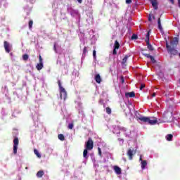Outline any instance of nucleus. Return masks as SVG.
Masks as SVG:
<instances>
[{"label":"nucleus","instance_id":"6","mask_svg":"<svg viewBox=\"0 0 180 180\" xmlns=\"http://www.w3.org/2000/svg\"><path fill=\"white\" fill-rule=\"evenodd\" d=\"M60 99H64V101H65V99L67 98V91H65V89L61 88V89L60 90Z\"/></svg>","mask_w":180,"mask_h":180},{"label":"nucleus","instance_id":"37","mask_svg":"<svg viewBox=\"0 0 180 180\" xmlns=\"http://www.w3.org/2000/svg\"><path fill=\"white\" fill-rule=\"evenodd\" d=\"M146 86L144 84H141V87H140V89H143Z\"/></svg>","mask_w":180,"mask_h":180},{"label":"nucleus","instance_id":"35","mask_svg":"<svg viewBox=\"0 0 180 180\" xmlns=\"http://www.w3.org/2000/svg\"><path fill=\"white\" fill-rule=\"evenodd\" d=\"M39 63H43V58H41V56H39Z\"/></svg>","mask_w":180,"mask_h":180},{"label":"nucleus","instance_id":"14","mask_svg":"<svg viewBox=\"0 0 180 180\" xmlns=\"http://www.w3.org/2000/svg\"><path fill=\"white\" fill-rule=\"evenodd\" d=\"M83 157L84 158H85L86 160L88 159V149H84V152H83Z\"/></svg>","mask_w":180,"mask_h":180},{"label":"nucleus","instance_id":"8","mask_svg":"<svg viewBox=\"0 0 180 180\" xmlns=\"http://www.w3.org/2000/svg\"><path fill=\"white\" fill-rule=\"evenodd\" d=\"M178 45V37H174L171 41H170V46L172 47H175V46Z\"/></svg>","mask_w":180,"mask_h":180},{"label":"nucleus","instance_id":"40","mask_svg":"<svg viewBox=\"0 0 180 180\" xmlns=\"http://www.w3.org/2000/svg\"><path fill=\"white\" fill-rule=\"evenodd\" d=\"M156 94L155 93H153L152 95H151V97L152 98H154V96H155Z\"/></svg>","mask_w":180,"mask_h":180},{"label":"nucleus","instance_id":"25","mask_svg":"<svg viewBox=\"0 0 180 180\" xmlns=\"http://www.w3.org/2000/svg\"><path fill=\"white\" fill-rule=\"evenodd\" d=\"M158 25L159 29H162V27L161 26V19L158 18Z\"/></svg>","mask_w":180,"mask_h":180},{"label":"nucleus","instance_id":"41","mask_svg":"<svg viewBox=\"0 0 180 180\" xmlns=\"http://www.w3.org/2000/svg\"><path fill=\"white\" fill-rule=\"evenodd\" d=\"M132 39H137V37L136 35H133Z\"/></svg>","mask_w":180,"mask_h":180},{"label":"nucleus","instance_id":"33","mask_svg":"<svg viewBox=\"0 0 180 180\" xmlns=\"http://www.w3.org/2000/svg\"><path fill=\"white\" fill-rule=\"evenodd\" d=\"M150 61H152V63H155V59H154V57H150Z\"/></svg>","mask_w":180,"mask_h":180},{"label":"nucleus","instance_id":"16","mask_svg":"<svg viewBox=\"0 0 180 180\" xmlns=\"http://www.w3.org/2000/svg\"><path fill=\"white\" fill-rule=\"evenodd\" d=\"M126 96H129V98H134V96H136V94H134V92L127 93Z\"/></svg>","mask_w":180,"mask_h":180},{"label":"nucleus","instance_id":"21","mask_svg":"<svg viewBox=\"0 0 180 180\" xmlns=\"http://www.w3.org/2000/svg\"><path fill=\"white\" fill-rule=\"evenodd\" d=\"M58 139H59V140H60L61 141H64V140H65V137H64V135L63 134H59L58 136Z\"/></svg>","mask_w":180,"mask_h":180},{"label":"nucleus","instance_id":"46","mask_svg":"<svg viewBox=\"0 0 180 180\" xmlns=\"http://www.w3.org/2000/svg\"><path fill=\"white\" fill-rule=\"evenodd\" d=\"M149 20H151V18H149Z\"/></svg>","mask_w":180,"mask_h":180},{"label":"nucleus","instance_id":"3","mask_svg":"<svg viewBox=\"0 0 180 180\" xmlns=\"http://www.w3.org/2000/svg\"><path fill=\"white\" fill-rule=\"evenodd\" d=\"M85 148L86 150H91L94 148V141H92L91 138H89L85 143Z\"/></svg>","mask_w":180,"mask_h":180},{"label":"nucleus","instance_id":"5","mask_svg":"<svg viewBox=\"0 0 180 180\" xmlns=\"http://www.w3.org/2000/svg\"><path fill=\"white\" fill-rule=\"evenodd\" d=\"M18 146H19V139L18 138H15L13 140V153L14 154L18 153Z\"/></svg>","mask_w":180,"mask_h":180},{"label":"nucleus","instance_id":"42","mask_svg":"<svg viewBox=\"0 0 180 180\" xmlns=\"http://www.w3.org/2000/svg\"><path fill=\"white\" fill-rule=\"evenodd\" d=\"M54 50L57 53V49H56V43L54 44Z\"/></svg>","mask_w":180,"mask_h":180},{"label":"nucleus","instance_id":"39","mask_svg":"<svg viewBox=\"0 0 180 180\" xmlns=\"http://www.w3.org/2000/svg\"><path fill=\"white\" fill-rule=\"evenodd\" d=\"M122 84L124 82V79L123 77H121Z\"/></svg>","mask_w":180,"mask_h":180},{"label":"nucleus","instance_id":"38","mask_svg":"<svg viewBox=\"0 0 180 180\" xmlns=\"http://www.w3.org/2000/svg\"><path fill=\"white\" fill-rule=\"evenodd\" d=\"M118 141H122V143H124V140H123L122 139H118Z\"/></svg>","mask_w":180,"mask_h":180},{"label":"nucleus","instance_id":"30","mask_svg":"<svg viewBox=\"0 0 180 180\" xmlns=\"http://www.w3.org/2000/svg\"><path fill=\"white\" fill-rule=\"evenodd\" d=\"M143 56H145V57H147L148 58H151V55L148 54V53H143Z\"/></svg>","mask_w":180,"mask_h":180},{"label":"nucleus","instance_id":"7","mask_svg":"<svg viewBox=\"0 0 180 180\" xmlns=\"http://www.w3.org/2000/svg\"><path fill=\"white\" fill-rule=\"evenodd\" d=\"M4 49L6 53H11V50H12V45H10L8 41H4Z\"/></svg>","mask_w":180,"mask_h":180},{"label":"nucleus","instance_id":"23","mask_svg":"<svg viewBox=\"0 0 180 180\" xmlns=\"http://www.w3.org/2000/svg\"><path fill=\"white\" fill-rule=\"evenodd\" d=\"M105 110H106V113H108V115H110V113H112V109H110V108H109V107H107L105 108Z\"/></svg>","mask_w":180,"mask_h":180},{"label":"nucleus","instance_id":"20","mask_svg":"<svg viewBox=\"0 0 180 180\" xmlns=\"http://www.w3.org/2000/svg\"><path fill=\"white\" fill-rule=\"evenodd\" d=\"M129 56L126 55L124 58L122 59V64H126L127 63V58H129Z\"/></svg>","mask_w":180,"mask_h":180},{"label":"nucleus","instance_id":"32","mask_svg":"<svg viewBox=\"0 0 180 180\" xmlns=\"http://www.w3.org/2000/svg\"><path fill=\"white\" fill-rule=\"evenodd\" d=\"M98 155L101 157L102 156V150H101V148H98Z\"/></svg>","mask_w":180,"mask_h":180},{"label":"nucleus","instance_id":"12","mask_svg":"<svg viewBox=\"0 0 180 180\" xmlns=\"http://www.w3.org/2000/svg\"><path fill=\"white\" fill-rule=\"evenodd\" d=\"M95 79H96V82H97V84H101L102 79L101 78V75H96L95 76Z\"/></svg>","mask_w":180,"mask_h":180},{"label":"nucleus","instance_id":"34","mask_svg":"<svg viewBox=\"0 0 180 180\" xmlns=\"http://www.w3.org/2000/svg\"><path fill=\"white\" fill-rule=\"evenodd\" d=\"M58 86L60 88V90H61V88H63V86H61V82L58 81Z\"/></svg>","mask_w":180,"mask_h":180},{"label":"nucleus","instance_id":"24","mask_svg":"<svg viewBox=\"0 0 180 180\" xmlns=\"http://www.w3.org/2000/svg\"><path fill=\"white\" fill-rule=\"evenodd\" d=\"M22 59H23L25 61L29 60V55H27V54L23 55V56H22Z\"/></svg>","mask_w":180,"mask_h":180},{"label":"nucleus","instance_id":"31","mask_svg":"<svg viewBox=\"0 0 180 180\" xmlns=\"http://www.w3.org/2000/svg\"><path fill=\"white\" fill-rule=\"evenodd\" d=\"M116 50H117V49L116 48H114V50L112 51V54H114V55L117 54V51H116Z\"/></svg>","mask_w":180,"mask_h":180},{"label":"nucleus","instance_id":"17","mask_svg":"<svg viewBox=\"0 0 180 180\" xmlns=\"http://www.w3.org/2000/svg\"><path fill=\"white\" fill-rule=\"evenodd\" d=\"M34 153L37 155V157H38V158H41V155H40V153H39V150L35 149L34 150Z\"/></svg>","mask_w":180,"mask_h":180},{"label":"nucleus","instance_id":"10","mask_svg":"<svg viewBox=\"0 0 180 180\" xmlns=\"http://www.w3.org/2000/svg\"><path fill=\"white\" fill-rule=\"evenodd\" d=\"M139 161H141V168L142 169H144L147 166V161L143 160L142 156H140Z\"/></svg>","mask_w":180,"mask_h":180},{"label":"nucleus","instance_id":"27","mask_svg":"<svg viewBox=\"0 0 180 180\" xmlns=\"http://www.w3.org/2000/svg\"><path fill=\"white\" fill-rule=\"evenodd\" d=\"M68 127L70 130H72V129L74 128V124H72V123L69 124Z\"/></svg>","mask_w":180,"mask_h":180},{"label":"nucleus","instance_id":"15","mask_svg":"<svg viewBox=\"0 0 180 180\" xmlns=\"http://www.w3.org/2000/svg\"><path fill=\"white\" fill-rule=\"evenodd\" d=\"M44 175V172H43V171H39L37 173V178H41V176H43Z\"/></svg>","mask_w":180,"mask_h":180},{"label":"nucleus","instance_id":"19","mask_svg":"<svg viewBox=\"0 0 180 180\" xmlns=\"http://www.w3.org/2000/svg\"><path fill=\"white\" fill-rule=\"evenodd\" d=\"M43 68V63H38L37 65V69L40 71V70H41Z\"/></svg>","mask_w":180,"mask_h":180},{"label":"nucleus","instance_id":"28","mask_svg":"<svg viewBox=\"0 0 180 180\" xmlns=\"http://www.w3.org/2000/svg\"><path fill=\"white\" fill-rule=\"evenodd\" d=\"M86 53H88V49L85 46L83 49V54L85 55Z\"/></svg>","mask_w":180,"mask_h":180},{"label":"nucleus","instance_id":"45","mask_svg":"<svg viewBox=\"0 0 180 180\" xmlns=\"http://www.w3.org/2000/svg\"><path fill=\"white\" fill-rule=\"evenodd\" d=\"M30 2L33 3V2H34V0H30Z\"/></svg>","mask_w":180,"mask_h":180},{"label":"nucleus","instance_id":"13","mask_svg":"<svg viewBox=\"0 0 180 180\" xmlns=\"http://www.w3.org/2000/svg\"><path fill=\"white\" fill-rule=\"evenodd\" d=\"M127 155L129 157V160H133V150L131 149L128 150Z\"/></svg>","mask_w":180,"mask_h":180},{"label":"nucleus","instance_id":"1","mask_svg":"<svg viewBox=\"0 0 180 180\" xmlns=\"http://www.w3.org/2000/svg\"><path fill=\"white\" fill-rule=\"evenodd\" d=\"M138 120H141V122H143V123H146L147 124H150L151 126H154V124H157V123H158L157 118L154 117H140Z\"/></svg>","mask_w":180,"mask_h":180},{"label":"nucleus","instance_id":"11","mask_svg":"<svg viewBox=\"0 0 180 180\" xmlns=\"http://www.w3.org/2000/svg\"><path fill=\"white\" fill-rule=\"evenodd\" d=\"M150 3L152 4V6L154 8V9H158V2L157 0H150Z\"/></svg>","mask_w":180,"mask_h":180},{"label":"nucleus","instance_id":"9","mask_svg":"<svg viewBox=\"0 0 180 180\" xmlns=\"http://www.w3.org/2000/svg\"><path fill=\"white\" fill-rule=\"evenodd\" d=\"M113 169L117 175H120L122 174V169L119 166H114Z\"/></svg>","mask_w":180,"mask_h":180},{"label":"nucleus","instance_id":"2","mask_svg":"<svg viewBox=\"0 0 180 180\" xmlns=\"http://www.w3.org/2000/svg\"><path fill=\"white\" fill-rule=\"evenodd\" d=\"M166 47L169 54L172 56H178V51H176L174 46H169L167 44Z\"/></svg>","mask_w":180,"mask_h":180},{"label":"nucleus","instance_id":"18","mask_svg":"<svg viewBox=\"0 0 180 180\" xmlns=\"http://www.w3.org/2000/svg\"><path fill=\"white\" fill-rule=\"evenodd\" d=\"M120 47V44H119V41H115V45H114V49H117L118 50V49Z\"/></svg>","mask_w":180,"mask_h":180},{"label":"nucleus","instance_id":"44","mask_svg":"<svg viewBox=\"0 0 180 180\" xmlns=\"http://www.w3.org/2000/svg\"><path fill=\"white\" fill-rule=\"evenodd\" d=\"M172 4H174V0H169Z\"/></svg>","mask_w":180,"mask_h":180},{"label":"nucleus","instance_id":"36","mask_svg":"<svg viewBox=\"0 0 180 180\" xmlns=\"http://www.w3.org/2000/svg\"><path fill=\"white\" fill-rule=\"evenodd\" d=\"M126 4H131V0H126Z\"/></svg>","mask_w":180,"mask_h":180},{"label":"nucleus","instance_id":"43","mask_svg":"<svg viewBox=\"0 0 180 180\" xmlns=\"http://www.w3.org/2000/svg\"><path fill=\"white\" fill-rule=\"evenodd\" d=\"M77 1L79 2V4H82V0H77Z\"/></svg>","mask_w":180,"mask_h":180},{"label":"nucleus","instance_id":"29","mask_svg":"<svg viewBox=\"0 0 180 180\" xmlns=\"http://www.w3.org/2000/svg\"><path fill=\"white\" fill-rule=\"evenodd\" d=\"M93 56L94 60H96V51L94 50L93 51Z\"/></svg>","mask_w":180,"mask_h":180},{"label":"nucleus","instance_id":"26","mask_svg":"<svg viewBox=\"0 0 180 180\" xmlns=\"http://www.w3.org/2000/svg\"><path fill=\"white\" fill-rule=\"evenodd\" d=\"M33 27V20H30L29 22V29H32Z\"/></svg>","mask_w":180,"mask_h":180},{"label":"nucleus","instance_id":"4","mask_svg":"<svg viewBox=\"0 0 180 180\" xmlns=\"http://www.w3.org/2000/svg\"><path fill=\"white\" fill-rule=\"evenodd\" d=\"M146 45L148 46V50H150V51H153V46L150 44V32H148L146 34Z\"/></svg>","mask_w":180,"mask_h":180},{"label":"nucleus","instance_id":"22","mask_svg":"<svg viewBox=\"0 0 180 180\" xmlns=\"http://www.w3.org/2000/svg\"><path fill=\"white\" fill-rule=\"evenodd\" d=\"M172 137H173L172 134H168L166 136V139L168 141H171V140H172Z\"/></svg>","mask_w":180,"mask_h":180}]
</instances>
